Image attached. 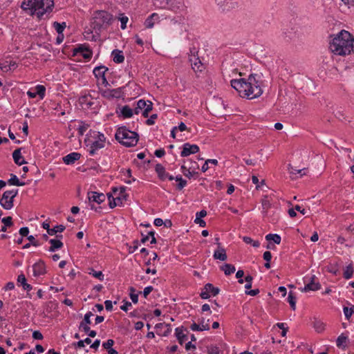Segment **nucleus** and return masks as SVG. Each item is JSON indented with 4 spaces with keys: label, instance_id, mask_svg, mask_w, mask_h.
I'll return each mask as SVG.
<instances>
[{
    "label": "nucleus",
    "instance_id": "nucleus-50",
    "mask_svg": "<svg viewBox=\"0 0 354 354\" xmlns=\"http://www.w3.org/2000/svg\"><path fill=\"white\" fill-rule=\"evenodd\" d=\"M253 280V277L251 275H247L244 281H246V284L245 285V288L246 290H249L252 288V281Z\"/></svg>",
    "mask_w": 354,
    "mask_h": 354
},
{
    "label": "nucleus",
    "instance_id": "nucleus-10",
    "mask_svg": "<svg viewBox=\"0 0 354 354\" xmlns=\"http://www.w3.org/2000/svg\"><path fill=\"white\" fill-rule=\"evenodd\" d=\"M192 55L189 57V62L191 63L192 67L194 71H202L203 68V64L200 60L199 57L195 55V51H191Z\"/></svg>",
    "mask_w": 354,
    "mask_h": 354
},
{
    "label": "nucleus",
    "instance_id": "nucleus-23",
    "mask_svg": "<svg viewBox=\"0 0 354 354\" xmlns=\"http://www.w3.org/2000/svg\"><path fill=\"white\" fill-rule=\"evenodd\" d=\"M104 147V143H102L100 142L95 140V142H93L92 143V145L90 147V150H89L90 155H91V156L95 155L97 150L102 149Z\"/></svg>",
    "mask_w": 354,
    "mask_h": 354
},
{
    "label": "nucleus",
    "instance_id": "nucleus-62",
    "mask_svg": "<svg viewBox=\"0 0 354 354\" xmlns=\"http://www.w3.org/2000/svg\"><path fill=\"white\" fill-rule=\"evenodd\" d=\"M157 118V114H153L149 119L147 120L146 124L147 125H152L154 124V120Z\"/></svg>",
    "mask_w": 354,
    "mask_h": 354
},
{
    "label": "nucleus",
    "instance_id": "nucleus-56",
    "mask_svg": "<svg viewBox=\"0 0 354 354\" xmlns=\"http://www.w3.org/2000/svg\"><path fill=\"white\" fill-rule=\"evenodd\" d=\"M17 283L21 285L22 286L27 283L26 277L24 274H21L18 276Z\"/></svg>",
    "mask_w": 354,
    "mask_h": 354
},
{
    "label": "nucleus",
    "instance_id": "nucleus-16",
    "mask_svg": "<svg viewBox=\"0 0 354 354\" xmlns=\"http://www.w3.org/2000/svg\"><path fill=\"white\" fill-rule=\"evenodd\" d=\"M12 158L15 162L18 165H22L24 164H26L27 162L25 161L24 158L21 156V149H17L12 153Z\"/></svg>",
    "mask_w": 354,
    "mask_h": 354
},
{
    "label": "nucleus",
    "instance_id": "nucleus-32",
    "mask_svg": "<svg viewBox=\"0 0 354 354\" xmlns=\"http://www.w3.org/2000/svg\"><path fill=\"white\" fill-rule=\"evenodd\" d=\"M288 169H289V171H290V173L291 174H300L301 176H304V175H306V171L307 170L306 168H303V169H297V168H294V167H292V165H288Z\"/></svg>",
    "mask_w": 354,
    "mask_h": 354
},
{
    "label": "nucleus",
    "instance_id": "nucleus-36",
    "mask_svg": "<svg viewBox=\"0 0 354 354\" xmlns=\"http://www.w3.org/2000/svg\"><path fill=\"white\" fill-rule=\"evenodd\" d=\"M288 301L290 305L291 308L295 310L296 308V297L292 292H290L288 296Z\"/></svg>",
    "mask_w": 354,
    "mask_h": 354
},
{
    "label": "nucleus",
    "instance_id": "nucleus-5",
    "mask_svg": "<svg viewBox=\"0 0 354 354\" xmlns=\"http://www.w3.org/2000/svg\"><path fill=\"white\" fill-rule=\"evenodd\" d=\"M36 15L41 18L45 13L50 12L54 6L53 0H35Z\"/></svg>",
    "mask_w": 354,
    "mask_h": 354
},
{
    "label": "nucleus",
    "instance_id": "nucleus-25",
    "mask_svg": "<svg viewBox=\"0 0 354 354\" xmlns=\"http://www.w3.org/2000/svg\"><path fill=\"white\" fill-rule=\"evenodd\" d=\"M321 288V284L319 283L309 282L304 288L301 290L302 292H307L310 290L315 291Z\"/></svg>",
    "mask_w": 354,
    "mask_h": 354
},
{
    "label": "nucleus",
    "instance_id": "nucleus-47",
    "mask_svg": "<svg viewBox=\"0 0 354 354\" xmlns=\"http://www.w3.org/2000/svg\"><path fill=\"white\" fill-rule=\"evenodd\" d=\"M92 316H93V313L91 311L86 313L84 315V319L80 322V324H91V317H92Z\"/></svg>",
    "mask_w": 354,
    "mask_h": 354
},
{
    "label": "nucleus",
    "instance_id": "nucleus-61",
    "mask_svg": "<svg viewBox=\"0 0 354 354\" xmlns=\"http://www.w3.org/2000/svg\"><path fill=\"white\" fill-rule=\"evenodd\" d=\"M28 239L30 241V243L34 246H39L40 243L38 241L35 240V237L32 235H30L28 236Z\"/></svg>",
    "mask_w": 354,
    "mask_h": 354
},
{
    "label": "nucleus",
    "instance_id": "nucleus-26",
    "mask_svg": "<svg viewBox=\"0 0 354 354\" xmlns=\"http://www.w3.org/2000/svg\"><path fill=\"white\" fill-rule=\"evenodd\" d=\"M176 336L180 344H183L187 339V335L183 334V327L176 328Z\"/></svg>",
    "mask_w": 354,
    "mask_h": 354
},
{
    "label": "nucleus",
    "instance_id": "nucleus-45",
    "mask_svg": "<svg viewBox=\"0 0 354 354\" xmlns=\"http://www.w3.org/2000/svg\"><path fill=\"white\" fill-rule=\"evenodd\" d=\"M109 201V207L110 208H114L116 205H119L120 203H118L115 198L113 197L111 194H107Z\"/></svg>",
    "mask_w": 354,
    "mask_h": 354
},
{
    "label": "nucleus",
    "instance_id": "nucleus-22",
    "mask_svg": "<svg viewBox=\"0 0 354 354\" xmlns=\"http://www.w3.org/2000/svg\"><path fill=\"white\" fill-rule=\"evenodd\" d=\"M108 68L104 66H100L95 67L93 70V73L97 78H102L105 77V73Z\"/></svg>",
    "mask_w": 354,
    "mask_h": 354
},
{
    "label": "nucleus",
    "instance_id": "nucleus-9",
    "mask_svg": "<svg viewBox=\"0 0 354 354\" xmlns=\"http://www.w3.org/2000/svg\"><path fill=\"white\" fill-rule=\"evenodd\" d=\"M80 54L84 59H89L92 57V52L88 48L83 44L79 45L77 48L73 50V55Z\"/></svg>",
    "mask_w": 354,
    "mask_h": 354
},
{
    "label": "nucleus",
    "instance_id": "nucleus-35",
    "mask_svg": "<svg viewBox=\"0 0 354 354\" xmlns=\"http://www.w3.org/2000/svg\"><path fill=\"white\" fill-rule=\"evenodd\" d=\"M266 239L268 241L272 240L277 244L281 242V236L277 234H268L266 236Z\"/></svg>",
    "mask_w": 354,
    "mask_h": 354
},
{
    "label": "nucleus",
    "instance_id": "nucleus-42",
    "mask_svg": "<svg viewBox=\"0 0 354 354\" xmlns=\"http://www.w3.org/2000/svg\"><path fill=\"white\" fill-rule=\"evenodd\" d=\"M36 89V95H38L41 99H43L45 95L46 88L42 85H37L35 88Z\"/></svg>",
    "mask_w": 354,
    "mask_h": 354
},
{
    "label": "nucleus",
    "instance_id": "nucleus-46",
    "mask_svg": "<svg viewBox=\"0 0 354 354\" xmlns=\"http://www.w3.org/2000/svg\"><path fill=\"white\" fill-rule=\"evenodd\" d=\"M208 322H209V319L205 321L204 318H201L199 320V324L203 330H209V325Z\"/></svg>",
    "mask_w": 354,
    "mask_h": 354
},
{
    "label": "nucleus",
    "instance_id": "nucleus-12",
    "mask_svg": "<svg viewBox=\"0 0 354 354\" xmlns=\"http://www.w3.org/2000/svg\"><path fill=\"white\" fill-rule=\"evenodd\" d=\"M88 198L90 202H95L98 204H100L104 201L106 197L105 195L102 193L89 192H88Z\"/></svg>",
    "mask_w": 354,
    "mask_h": 354
},
{
    "label": "nucleus",
    "instance_id": "nucleus-29",
    "mask_svg": "<svg viewBox=\"0 0 354 354\" xmlns=\"http://www.w3.org/2000/svg\"><path fill=\"white\" fill-rule=\"evenodd\" d=\"M348 337L345 336L344 334H342L339 335L337 339V346L339 348H345L346 346V342H347Z\"/></svg>",
    "mask_w": 354,
    "mask_h": 354
},
{
    "label": "nucleus",
    "instance_id": "nucleus-6",
    "mask_svg": "<svg viewBox=\"0 0 354 354\" xmlns=\"http://www.w3.org/2000/svg\"><path fill=\"white\" fill-rule=\"evenodd\" d=\"M18 194V189L8 190L4 192L2 199H5V203H1V205L6 209H10L13 207L14 198Z\"/></svg>",
    "mask_w": 354,
    "mask_h": 354
},
{
    "label": "nucleus",
    "instance_id": "nucleus-27",
    "mask_svg": "<svg viewBox=\"0 0 354 354\" xmlns=\"http://www.w3.org/2000/svg\"><path fill=\"white\" fill-rule=\"evenodd\" d=\"M221 270H223L225 275L228 276L231 274L234 273L236 270V268L234 266L230 264V263H225L221 267Z\"/></svg>",
    "mask_w": 354,
    "mask_h": 354
},
{
    "label": "nucleus",
    "instance_id": "nucleus-11",
    "mask_svg": "<svg viewBox=\"0 0 354 354\" xmlns=\"http://www.w3.org/2000/svg\"><path fill=\"white\" fill-rule=\"evenodd\" d=\"M33 274L35 277H39L46 273V265L44 262L39 260L32 266Z\"/></svg>",
    "mask_w": 354,
    "mask_h": 354
},
{
    "label": "nucleus",
    "instance_id": "nucleus-53",
    "mask_svg": "<svg viewBox=\"0 0 354 354\" xmlns=\"http://www.w3.org/2000/svg\"><path fill=\"white\" fill-rule=\"evenodd\" d=\"M277 326L281 329V330H282L281 332V335L282 336H286V333L288 331V328H286L285 327V324L284 323H277Z\"/></svg>",
    "mask_w": 354,
    "mask_h": 354
},
{
    "label": "nucleus",
    "instance_id": "nucleus-44",
    "mask_svg": "<svg viewBox=\"0 0 354 354\" xmlns=\"http://www.w3.org/2000/svg\"><path fill=\"white\" fill-rule=\"evenodd\" d=\"M344 313L345 317L347 319H349L351 316L354 314V306H352L351 308L344 307Z\"/></svg>",
    "mask_w": 354,
    "mask_h": 354
},
{
    "label": "nucleus",
    "instance_id": "nucleus-38",
    "mask_svg": "<svg viewBox=\"0 0 354 354\" xmlns=\"http://www.w3.org/2000/svg\"><path fill=\"white\" fill-rule=\"evenodd\" d=\"M180 169H181V171L183 173L184 176L189 178H192L194 176V175L198 176L197 172L191 171L189 170V169H187L185 165H182Z\"/></svg>",
    "mask_w": 354,
    "mask_h": 354
},
{
    "label": "nucleus",
    "instance_id": "nucleus-4",
    "mask_svg": "<svg viewBox=\"0 0 354 354\" xmlns=\"http://www.w3.org/2000/svg\"><path fill=\"white\" fill-rule=\"evenodd\" d=\"M112 19V15L108 12L98 10L94 14L91 26L94 30L100 31L109 26L111 24Z\"/></svg>",
    "mask_w": 354,
    "mask_h": 354
},
{
    "label": "nucleus",
    "instance_id": "nucleus-18",
    "mask_svg": "<svg viewBox=\"0 0 354 354\" xmlns=\"http://www.w3.org/2000/svg\"><path fill=\"white\" fill-rule=\"evenodd\" d=\"M113 56V60L115 63L120 64L122 63L124 60V57L122 54V51L115 49L112 51L111 53Z\"/></svg>",
    "mask_w": 354,
    "mask_h": 354
},
{
    "label": "nucleus",
    "instance_id": "nucleus-43",
    "mask_svg": "<svg viewBox=\"0 0 354 354\" xmlns=\"http://www.w3.org/2000/svg\"><path fill=\"white\" fill-rule=\"evenodd\" d=\"M90 272H88L90 274H92L94 277L100 279V281L104 280V274L101 271H95L94 269L91 268Z\"/></svg>",
    "mask_w": 354,
    "mask_h": 354
},
{
    "label": "nucleus",
    "instance_id": "nucleus-57",
    "mask_svg": "<svg viewBox=\"0 0 354 354\" xmlns=\"http://www.w3.org/2000/svg\"><path fill=\"white\" fill-rule=\"evenodd\" d=\"M147 105V102L144 100H138V102H137V109H144L145 110V108Z\"/></svg>",
    "mask_w": 354,
    "mask_h": 354
},
{
    "label": "nucleus",
    "instance_id": "nucleus-19",
    "mask_svg": "<svg viewBox=\"0 0 354 354\" xmlns=\"http://www.w3.org/2000/svg\"><path fill=\"white\" fill-rule=\"evenodd\" d=\"M159 16L157 13L151 14L145 21V27L147 28H151L154 26L156 21H158Z\"/></svg>",
    "mask_w": 354,
    "mask_h": 354
},
{
    "label": "nucleus",
    "instance_id": "nucleus-21",
    "mask_svg": "<svg viewBox=\"0 0 354 354\" xmlns=\"http://www.w3.org/2000/svg\"><path fill=\"white\" fill-rule=\"evenodd\" d=\"M155 170L158 176V177L164 180L167 178V176H168V173L165 171V167L161 164H157L155 167Z\"/></svg>",
    "mask_w": 354,
    "mask_h": 354
},
{
    "label": "nucleus",
    "instance_id": "nucleus-14",
    "mask_svg": "<svg viewBox=\"0 0 354 354\" xmlns=\"http://www.w3.org/2000/svg\"><path fill=\"white\" fill-rule=\"evenodd\" d=\"M81 157V154L77 152H72L63 158V161L66 165H72Z\"/></svg>",
    "mask_w": 354,
    "mask_h": 354
},
{
    "label": "nucleus",
    "instance_id": "nucleus-40",
    "mask_svg": "<svg viewBox=\"0 0 354 354\" xmlns=\"http://www.w3.org/2000/svg\"><path fill=\"white\" fill-rule=\"evenodd\" d=\"M129 290H130L129 296H130L131 299L132 300V301L134 304L138 303V294H140L142 292H139L138 294H136L135 293L136 290H135V288L133 287H130Z\"/></svg>",
    "mask_w": 354,
    "mask_h": 354
},
{
    "label": "nucleus",
    "instance_id": "nucleus-15",
    "mask_svg": "<svg viewBox=\"0 0 354 354\" xmlns=\"http://www.w3.org/2000/svg\"><path fill=\"white\" fill-rule=\"evenodd\" d=\"M119 191L118 194L116 196L115 199L118 203L120 204L122 203V201H126L127 199L128 195L126 193V188L124 187H121L119 189L118 188H113V192L116 194V193Z\"/></svg>",
    "mask_w": 354,
    "mask_h": 354
},
{
    "label": "nucleus",
    "instance_id": "nucleus-48",
    "mask_svg": "<svg viewBox=\"0 0 354 354\" xmlns=\"http://www.w3.org/2000/svg\"><path fill=\"white\" fill-rule=\"evenodd\" d=\"M1 222L6 227H11L13 225L12 218L11 216L4 217L1 219Z\"/></svg>",
    "mask_w": 354,
    "mask_h": 354
},
{
    "label": "nucleus",
    "instance_id": "nucleus-55",
    "mask_svg": "<svg viewBox=\"0 0 354 354\" xmlns=\"http://www.w3.org/2000/svg\"><path fill=\"white\" fill-rule=\"evenodd\" d=\"M119 19L121 22V28L123 30L125 29L127 27V23L129 20L128 17L122 15L119 18Z\"/></svg>",
    "mask_w": 354,
    "mask_h": 354
},
{
    "label": "nucleus",
    "instance_id": "nucleus-39",
    "mask_svg": "<svg viewBox=\"0 0 354 354\" xmlns=\"http://www.w3.org/2000/svg\"><path fill=\"white\" fill-rule=\"evenodd\" d=\"M80 125L78 127V132L80 136H83L85 133V131L88 129V128L90 127V125L83 121L80 122Z\"/></svg>",
    "mask_w": 354,
    "mask_h": 354
},
{
    "label": "nucleus",
    "instance_id": "nucleus-60",
    "mask_svg": "<svg viewBox=\"0 0 354 354\" xmlns=\"http://www.w3.org/2000/svg\"><path fill=\"white\" fill-rule=\"evenodd\" d=\"M153 290V288L152 286L146 287L142 292L143 296L145 298H147V296L152 292Z\"/></svg>",
    "mask_w": 354,
    "mask_h": 354
},
{
    "label": "nucleus",
    "instance_id": "nucleus-37",
    "mask_svg": "<svg viewBox=\"0 0 354 354\" xmlns=\"http://www.w3.org/2000/svg\"><path fill=\"white\" fill-rule=\"evenodd\" d=\"M65 230V226L63 225H59L55 226L53 228H50L48 230V234L53 236L57 232H62Z\"/></svg>",
    "mask_w": 354,
    "mask_h": 354
},
{
    "label": "nucleus",
    "instance_id": "nucleus-3",
    "mask_svg": "<svg viewBox=\"0 0 354 354\" xmlns=\"http://www.w3.org/2000/svg\"><path fill=\"white\" fill-rule=\"evenodd\" d=\"M115 139L127 147L136 146L138 141V134L129 131L126 127H119L115 135Z\"/></svg>",
    "mask_w": 354,
    "mask_h": 354
},
{
    "label": "nucleus",
    "instance_id": "nucleus-1",
    "mask_svg": "<svg viewBox=\"0 0 354 354\" xmlns=\"http://www.w3.org/2000/svg\"><path fill=\"white\" fill-rule=\"evenodd\" d=\"M231 86L242 97L254 99L261 96L263 93L262 86L263 82L262 74H251L247 80L243 78L232 80Z\"/></svg>",
    "mask_w": 354,
    "mask_h": 354
},
{
    "label": "nucleus",
    "instance_id": "nucleus-51",
    "mask_svg": "<svg viewBox=\"0 0 354 354\" xmlns=\"http://www.w3.org/2000/svg\"><path fill=\"white\" fill-rule=\"evenodd\" d=\"M114 344V341L111 339H108L106 342H104L102 346L103 347L109 351L112 348L113 345Z\"/></svg>",
    "mask_w": 354,
    "mask_h": 354
},
{
    "label": "nucleus",
    "instance_id": "nucleus-49",
    "mask_svg": "<svg viewBox=\"0 0 354 354\" xmlns=\"http://www.w3.org/2000/svg\"><path fill=\"white\" fill-rule=\"evenodd\" d=\"M207 353L208 354H219L220 349L216 346L211 345L207 347Z\"/></svg>",
    "mask_w": 354,
    "mask_h": 354
},
{
    "label": "nucleus",
    "instance_id": "nucleus-31",
    "mask_svg": "<svg viewBox=\"0 0 354 354\" xmlns=\"http://www.w3.org/2000/svg\"><path fill=\"white\" fill-rule=\"evenodd\" d=\"M204 289L208 291L209 293L211 292L214 296L217 295L220 292L218 288L214 287L212 283H209L205 284Z\"/></svg>",
    "mask_w": 354,
    "mask_h": 354
},
{
    "label": "nucleus",
    "instance_id": "nucleus-58",
    "mask_svg": "<svg viewBox=\"0 0 354 354\" xmlns=\"http://www.w3.org/2000/svg\"><path fill=\"white\" fill-rule=\"evenodd\" d=\"M123 302H124V304L120 306V308H121V310L127 312L129 308L132 306V304L131 302L126 301V300H123Z\"/></svg>",
    "mask_w": 354,
    "mask_h": 354
},
{
    "label": "nucleus",
    "instance_id": "nucleus-59",
    "mask_svg": "<svg viewBox=\"0 0 354 354\" xmlns=\"http://www.w3.org/2000/svg\"><path fill=\"white\" fill-rule=\"evenodd\" d=\"M29 229L27 227H23L19 230V234L21 236H28Z\"/></svg>",
    "mask_w": 354,
    "mask_h": 354
},
{
    "label": "nucleus",
    "instance_id": "nucleus-52",
    "mask_svg": "<svg viewBox=\"0 0 354 354\" xmlns=\"http://www.w3.org/2000/svg\"><path fill=\"white\" fill-rule=\"evenodd\" d=\"M244 275V272L242 270H239L236 273V277L239 279L238 282L241 284L243 283L244 279H242V277Z\"/></svg>",
    "mask_w": 354,
    "mask_h": 354
},
{
    "label": "nucleus",
    "instance_id": "nucleus-28",
    "mask_svg": "<svg viewBox=\"0 0 354 354\" xmlns=\"http://www.w3.org/2000/svg\"><path fill=\"white\" fill-rule=\"evenodd\" d=\"M11 178L8 180V183L10 185H15V186H24L26 185L24 182H21L18 179L17 176L15 174H11Z\"/></svg>",
    "mask_w": 354,
    "mask_h": 354
},
{
    "label": "nucleus",
    "instance_id": "nucleus-30",
    "mask_svg": "<svg viewBox=\"0 0 354 354\" xmlns=\"http://www.w3.org/2000/svg\"><path fill=\"white\" fill-rule=\"evenodd\" d=\"M121 114L124 118H128L133 115V111L128 105H125L121 109Z\"/></svg>",
    "mask_w": 354,
    "mask_h": 354
},
{
    "label": "nucleus",
    "instance_id": "nucleus-41",
    "mask_svg": "<svg viewBox=\"0 0 354 354\" xmlns=\"http://www.w3.org/2000/svg\"><path fill=\"white\" fill-rule=\"evenodd\" d=\"M313 327L315 328L317 332L321 333L324 330L325 325L321 321L316 320L314 322Z\"/></svg>",
    "mask_w": 354,
    "mask_h": 354
},
{
    "label": "nucleus",
    "instance_id": "nucleus-24",
    "mask_svg": "<svg viewBox=\"0 0 354 354\" xmlns=\"http://www.w3.org/2000/svg\"><path fill=\"white\" fill-rule=\"evenodd\" d=\"M49 243L51 244L48 250L50 252H55L63 246V243L60 240L52 239L49 240Z\"/></svg>",
    "mask_w": 354,
    "mask_h": 354
},
{
    "label": "nucleus",
    "instance_id": "nucleus-13",
    "mask_svg": "<svg viewBox=\"0 0 354 354\" xmlns=\"http://www.w3.org/2000/svg\"><path fill=\"white\" fill-rule=\"evenodd\" d=\"M122 88H118L111 90H106L103 92L102 95L105 97H116L119 98L122 96Z\"/></svg>",
    "mask_w": 354,
    "mask_h": 354
},
{
    "label": "nucleus",
    "instance_id": "nucleus-8",
    "mask_svg": "<svg viewBox=\"0 0 354 354\" xmlns=\"http://www.w3.org/2000/svg\"><path fill=\"white\" fill-rule=\"evenodd\" d=\"M199 151V147L197 145H191L188 142L185 143L183 146V150L180 153L182 157H187L191 154H194Z\"/></svg>",
    "mask_w": 354,
    "mask_h": 354
},
{
    "label": "nucleus",
    "instance_id": "nucleus-34",
    "mask_svg": "<svg viewBox=\"0 0 354 354\" xmlns=\"http://www.w3.org/2000/svg\"><path fill=\"white\" fill-rule=\"evenodd\" d=\"M353 272H354V269H353L352 264H349L348 266H346L345 270L344 271V274H343L344 277L346 279H351L353 276Z\"/></svg>",
    "mask_w": 354,
    "mask_h": 354
},
{
    "label": "nucleus",
    "instance_id": "nucleus-2",
    "mask_svg": "<svg viewBox=\"0 0 354 354\" xmlns=\"http://www.w3.org/2000/svg\"><path fill=\"white\" fill-rule=\"evenodd\" d=\"M330 50L338 55L354 53V39L346 30L340 31L330 43Z\"/></svg>",
    "mask_w": 354,
    "mask_h": 354
},
{
    "label": "nucleus",
    "instance_id": "nucleus-54",
    "mask_svg": "<svg viewBox=\"0 0 354 354\" xmlns=\"http://www.w3.org/2000/svg\"><path fill=\"white\" fill-rule=\"evenodd\" d=\"M262 206L264 209H268L270 207V203L268 200V196H265L262 201Z\"/></svg>",
    "mask_w": 354,
    "mask_h": 354
},
{
    "label": "nucleus",
    "instance_id": "nucleus-7",
    "mask_svg": "<svg viewBox=\"0 0 354 354\" xmlns=\"http://www.w3.org/2000/svg\"><path fill=\"white\" fill-rule=\"evenodd\" d=\"M223 10H230L238 6V0H215Z\"/></svg>",
    "mask_w": 354,
    "mask_h": 354
},
{
    "label": "nucleus",
    "instance_id": "nucleus-33",
    "mask_svg": "<svg viewBox=\"0 0 354 354\" xmlns=\"http://www.w3.org/2000/svg\"><path fill=\"white\" fill-rule=\"evenodd\" d=\"M53 27L55 28L58 34L63 35V31L66 27V24L65 22L60 24L59 22L55 21L53 23Z\"/></svg>",
    "mask_w": 354,
    "mask_h": 354
},
{
    "label": "nucleus",
    "instance_id": "nucleus-63",
    "mask_svg": "<svg viewBox=\"0 0 354 354\" xmlns=\"http://www.w3.org/2000/svg\"><path fill=\"white\" fill-rule=\"evenodd\" d=\"M187 185V181L183 178L177 184L176 189L178 190L183 189Z\"/></svg>",
    "mask_w": 354,
    "mask_h": 354
},
{
    "label": "nucleus",
    "instance_id": "nucleus-17",
    "mask_svg": "<svg viewBox=\"0 0 354 354\" xmlns=\"http://www.w3.org/2000/svg\"><path fill=\"white\" fill-rule=\"evenodd\" d=\"M213 257L214 259H218L223 261L227 260V257L225 250L223 248L218 247V250L214 251Z\"/></svg>",
    "mask_w": 354,
    "mask_h": 354
},
{
    "label": "nucleus",
    "instance_id": "nucleus-64",
    "mask_svg": "<svg viewBox=\"0 0 354 354\" xmlns=\"http://www.w3.org/2000/svg\"><path fill=\"white\" fill-rule=\"evenodd\" d=\"M32 338L40 340L43 339V335L39 331L35 330L32 333Z\"/></svg>",
    "mask_w": 354,
    "mask_h": 354
},
{
    "label": "nucleus",
    "instance_id": "nucleus-20",
    "mask_svg": "<svg viewBox=\"0 0 354 354\" xmlns=\"http://www.w3.org/2000/svg\"><path fill=\"white\" fill-rule=\"evenodd\" d=\"M21 8L24 10H30L32 13H36L35 0L24 1L21 3Z\"/></svg>",
    "mask_w": 354,
    "mask_h": 354
}]
</instances>
